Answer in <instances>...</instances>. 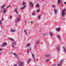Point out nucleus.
I'll use <instances>...</instances> for the list:
<instances>
[{
    "instance_id": "de8ad7c7",
    "label": "nucleus",
    "mask_w": 66,
    "mask_h": 66,
    "mask_svg": "<svg viewBox=\"0 0 66 66\" xmlns=\"http://www.w3.org/2000/svg\"><path fill=\"white\" fill-rule=\"evenodd\" d=\"M33 23V21H31V23Z\"/></svg>"
},
{
    "instance_id": "c85d7f7f",
    "label": "nucleus",
    "mask_w": 66,
    "mask_h": 66,
    "mask_svg": "<svg viewBox=\"0 0 66 66\" xmlns=\"http://www.w3.org/2000/svg\"><path fill=\"white\" fill-rule=\"evenodd\" d=\"M50 35L51 36H53V34L52 32H50Z\"/></svg>"
},
{
    "instance_id": "49530a36",
    "label": "nucleus",
    "mask_w": 66,
    "mask_h": 66,
    "mask_svg": "<svg viewBox=\"0 0 66 66\" xmlns=\"http://www.w3.org/2000/svg\"><path fill=\"white\" fill-rule=\"evenodd\" d=\"M11 6H10V5H9L8 6V7H10Z\"/></svg>"
},
{
    "instance_id": "ddd939ff",
    "label": "nucleus",
    "mask_w": 66,
    "mask_h": 66,
    "mask_svg": "<svg viewBox=\"0 0 66 66\" xmlns=\"http://www.w3.org/2000/svg\"><path fill=\"white\" fill-rule=\"evenodd\" d=\"M19 66H23V63L22 62H21L20 63V64L19 65Z\"/></svg>"
},
{
    "instance_id": "473e14b6",
    "label": "nucleus",
    "mask_w": 66,
    "mask_h": 66,
    "mask_svg": "<svg viewBox=\"0 0 66 66\" xmlns=\"http://www.w3.org/2000/svg\"><path fill=\"white\" fill-rule=\"evenodd\" d=\"M36 7H39V4H37V5H36Z\"/></svg>"
},
{
    "instance_id": "3c124183",
    "label": "nucleus",
    "mask_w": 66,
    "mask_h": 66,
    "mask_svg": "<svg viewBox=\"0 0 66 66\" xmlns=\"http://www.w3.org/2000/svg\"><path fill=\"white\" fill-rule=\"evenodd\" d=\"M35 47H36V46H35Z\"/></svg>"
},
{
    "instance_id": "aec40b11",
    "label": "nucleus",
    "mask_w": 66,
    "mask_h": 66,
    "mask_svg": "<svg viewBox=\"0 0 66 66\" xmlns=\"http://www.w3.org/2000/svg\"><path fill=\"white\" fill-rule=\"evenodd\" d=\"M31 59H29L28 60L27 63L28 64H29L30 63V62H31Z\"/></svg>"
},
{
    "instance_id": "7ed1b4c3",
    "label": "nucleus",
    "mask_w": 66,
    "mask_h": 66,
    "mask_svg": "<svg viewBox=\"0 0 66 66\" xmlns=\"http://www.w3.org/2000/svg\"><path fill=\"white\" fill-rule=\"evenodd\" d=\"M29 4L31 7V8H32V7H33L34 6L33 3L31 2H29Z\"/></svg>"
},
{
    "instance_id": "2eb2a0df",
    "label": "nucleus",
    "mask_w": 66,
    "mask_h": 66,
    "mask_svg": "<svg viewBox=\"0 0 66 66\" xmlns=\"http://www.w3.org/2000/svg\"><path fill=\"white\" fill-rule=\"evenodd\" d=\"M11 32H16V30H13V29H11Z\"/></svg>"
},
{
    "instance_id": "b1692460",
    "label": "nucleus",
    "mask_w": 66,
    "mask_h": 66,
    "mask_svg": "<svg viewBox=\"0 0 66 66\" xmlns=\"http://www.w3.org/2000/svg\"><path fill=\"white\" fill-rule=\"evenodd\" d=\"M50 59H47L46 60V62H49V61H50Z\"/></svg>"
},
{
    "instance_id": "a18cd8bd",
    "label": "nucleus",
    "mask_w": 66,
    "mask_h": 66,
    "mask_svg": "<svg viewBox=\"0 0 66 66\" xmlns=\"http://www.w3.org/2000/svg\"><path fill=\"white\" fill-rule=\"evenodd\" d=\"M8 8H9V7L8 6H7V8L8 9Z\"/></svg>"
},
{
    "instance_id": "72a5a7b5",
    "label": "nucleus",
    "mask_w": 66,
    "mask_h": 66,
    "mask_svg": "<svg viewBox=\"0 0 66 66\" xmlns=\"http://www.w3.org/2000/svg\"><path fill=\"white\" fill-rule=\"evenodd\" d=\"M4 13H6V10L5 9H4L3 11Z\"/></svg>"
},
{
    "instance_id": "9d476101",
    "label": "nucleus",
    "mask_w": 66,
    "mask_h": 66,
    "mask_svg": "<svg viewBox=\"0 0 66 66\" xmlns=\"http://www.w3.org/2000/svg\"><path fill=\"white\" fill-rule=\"evenodd\" d=\"M56 30L57 31H60L61 30V28L60 27L58 28H57L56 29Z\"/></svg>"
},
{
    "instance_id": "dca6fc26",
    "label": "nucleus",
    "mask_w": 66,
    "mask_h": 66,
    "mask_svg": "<svg viewBox=\"0 0 66 66\" xmlns=\"http://www.w3.org/2000/svg\"><path fill=\"white\" fill-rule=\"evenodd\" d=\"M6 5V4H5L4 5H2L1 6V8H2V9H3L4 7Z\"/></svg>"
},
{
    "instance_id": "37998d69",
    "label": "nucleus",
    "mask_w": 66,
    "mask_h": 66,
    "mask_svg": "<svg viewBox=\"0 0 66 66\" xmlns=\"http://www.w3.org/2000/svg\"><path fill=\"white\" fill-rule=\"evenodd\" d=\"M2 21H3V18H2V20H1Z\"/></svg>"
},
{
    "instance_id": "9b49d317",
    "label": "nucleus",
    "mask_w": 66,
    "mask_h": 66,
    "mask_svg": "<svg viewBox=\"0 0 66 66\" xmlns=\"http://www.w3.org/2000/svg\"><path fill=\"white\" fill-rule=\"evenodd\" d=\"M26 5H24L23 7H22L21 8V10H23V9H24L25 8V7H26Z\"/></svg>"
},
{
    "instance_id": "cd10ccee",
    "label": "nucleus",
    "mask_w": 66,
    "mask_h": 66,
    "mask_svg": "<svg viewBox=\"0 0 66 66\" xmlns=\"http://www.w3.org/2000/svg\"><path fill=\"white\" fill-rule=\"evenodd\" d=\"M47 35V34H44L43 35V36H46V35Z\"/></svg>"
},
{
    "instance_id": "bb28decb",
    "label": "nucleus",
    "mask_w": 66,
    "mask_h": 66,
    "mask_svg": "<svg viewBox=\"0 0 66 66\" xmlns=\"http://www.w3.org/2000/svg\"><path fill=\"white\" fill-rule=\"evenodd\" d=\"M26 30H24V32H25V33L26 34V35L27 36L28 34H27V32H26Z\"/></svg>"
},
{
    "instance_id": "f704fd0d",
    "label": "nucleus",
    "mask_w": 66,
    "mask_h": 66,
    "mask_svg": "<svg viewBox=\"0 0 66 66\" xmlns=\"http://www.w3.org/2000/svg\"><path fill=\"white\" fill-rule=\"evenodd\" d=\"M61 7H63L64 6V4L63 3L61 4Z\"/></svg>"
},
{
    "instance_id": "39448f33",
    "label": "nucleus",
    "mask_w": 66,
    "mask_h": 66,
    "mask_svg": "<svg viewBox=\"0 0 66 66\" xmlns=\"http://www.w3.org/2000/svg\"><path fill=\"white\" fill-rule=\"evenodd\" d=\"M20 21V18H16L15 21V22L16 23Z\"/></svg>"
},
{
    "instance_id": "2f4dec72",
    "label": "nucleus",
    "mask_w": 66,
    "mask_h": 66,
    "mask_svg": "<svg viewBox=\"0 0 66 66\" xmlns=\"http://www.w3.org/2000/svg\"><path fill=\"white\" fill-rule=\"evenodd\" d=\"M2 21L1 20H0V25H2Z\"/></svg>"
},
{
    "instance_id": "864d4df0",
    "label": "nucleus",
    "mask_w": 66,
    "mask_h": 66,
    "mask_svg": "<svg viewBox=\"0 0 66 66\" xmlns=\"http://www.w3.org/2000/svg\"><path fill=\"white\" fill-rule=\"evenodd\" d=\"M29 23H30V22H29Z\"/></svg>"
},
{
    "instance_id": "c03bdc74",
    "label": "nucleus",
    "mask_w": 66,
    "mask_h": 66,
    "mask_svg": "<svg viewBox=\"0 0 66 66\" xmlns=\"http://www.w3.org/2000/svg\"><path fill=\"white\" fill-rule=\"evenodd\" d=\"M64 4H66V2H65L64 3Z\"/></svg>"
},
{
    "instance_id": "6e6552de",
    "label": "nucleus",
    "mask_w": 66,
    "mask_h": 66,
    "mask_svg": "<svg viewBox=\"0 0 66 66\" xmlns=\"http://www.w3.org/2000/svg\"><path fill=\"white\" fill-rule=\"evenodd\" d=\"M13 55H14V56L15 58H17V57H18V56H17V55L15 53H13Z\"/></svg>"
},
{
    "instance_id": "e433bc0d",
    "label": "nucleus",
    "mask_w": 66,
    "mask_h": 66,
    "mask_svg": "<svg viewBox=\"0 0 66 66\" xmlns=\"http://www.w3.org/2000/svg\"><path fill=\"white\" fill-rule=\"evenodd\" d=\"M32 15L33 16H34V15H35V14L34 13H32Z\"/></svg>"
},
{
    "instance_id": "603ef678",
    "label": "nucleus",
    "mask_w": 66,
    "mask_h": 66,
    "mask_svg": "<svg viewBox=\"0 0 66 66\" xmlns=\"http://www.w3.org/2000/svg\"><path fill=\"white\" fill-rule=\"evenodd\" d=\"M20 16L19 15V17H20Z\"/></svg>"
},
{
    "instance_id": "4be33fe9",
    "label": "nucleus",
    "mask_w": 66,
    "mask_h": 66,
    "mask_svg": "<svg viewBox=\"0 0 66 66\" xmlns=\"http://www.w3.org/2000/svg\"><path fill=\"white\" fill-rule=\"evenodd\" d=\"M61 0H58V2L57 3V4H59L60 3H61Z\"/></svg>"
},
{
    "instance_id": "5701e85b",
    "label": "nucleus",
    "mask_w": 66,
    "mask_h": 66,
    "mask_svg": "<svg viewBox=\"0 0 66 66\" xmlns=\"http://www.w3.org/2000/svg\"><path fill=\"white\" fill-rule=\"evenodd\" d=\"M39 41L38 40V41H37L36 42V44L37 45H38V44H39Z\"/></svg>"
},
{
    "instance_id": "6ab92c4d",
    "label": "nucleus",
    "mask_w": 66,
    "mask_h": 66,
    "mask_svg": "<svg viewBox=\"0 0 66 66\" xmlns=\"http://www.w3.org/2000/svg\"><path fill=\"white\" fill-rule=\"evenodd\" d=\"M60 48V46H59L58 47V48H57V51H59V50Z\"/></svg>"
},
{
    "instance_id": "1a4fd4ad",
    "label": "nucleus",
    "mask_w": 66,
    "mask_h": 66,
    "mask_svg": "<svg viewBox=\"0 0 66 66\" xmlns=\"http://www.w3.org/2000/svg\"><path fill=\"white\" fill-rule=\"evenodd\" d=\"M29 51H31V48H30L29 49H28L27 50V53H29Z\"/></svg>"
},
{
    "instance_id": "c9c22d12",
    "label": "nucleus",
    "mask_w": 66,
    "mask_h": 66,
    "mask_svg": "<svg viewBox=\"0 0 66 66\" xmlns=\"http://www.w3.org/2000/svg\"><path fill=\"white\" fill-rule=\"evenodd\" d=\"M26 4V3H24V2H23V4H22V5H25Z\"/></svg>"
},
{
    "instance_id": "4c0bfd02",
    "label": "nucleus",
    "mask_w": 66,
    "mask_h": 66,
    "mask_svg": "<svg viewBox=\"0 0 66 66\" xmlns=\"http://www.w3.org/2000/svg\"><path fill=\"white\" fill-rule=\"evenodd\" d=\"M52 66H55V64H54Z\"/></svg>"
},
{
    "instance_id": "0eeeda50",
    "label": "nucleus",
    "mask_w": 66,
    "mask_h": 66,
    "mask_svg": "<svg viewBox=\"0 0 66 66\" xmlns=\"http://www.w3.org/2000/svg\"><path fill=\"white\" fill-rule=\"evenodd\" d=\"M31 53L32 54V58L35 61V62H36V61L35 60V58L34 57V54H33V53Z\"/></svg>"
},
{
    "instance_id": "a19ab883",
    "label": "nucleus",
    "mask_w": 66,
    "mask_h": 66,
    "mask_svg": "<svg viewBox=\"0 0 66 66\" xmlns=\"http://www.w3.org/2000/svg\"><path fill=\"white\" fill-rule=\"evenodd\" d=\"M10 18H12V16H10Z\"/></svg>"
},
{
    "instance_id": "f3484780",
    "label": "nucleus",
    "mask_w": 66,
    "mask_h": 66,
    "mask_svg": "<svg viewBox=\"0 0 66 66\" xmlns=\"http://www.w3.org/2000/svg\"><path fill=\"white\" fill-rule=\"evenodd\" d=\"M45 57H49L50 56V55H45Z\"/></svg>"
},
{
    "instance_id": "09e8293b",
    "label": "nucleus",
    "mask_w": 66,
    "mask_h": 66,
    "mask_svg": "<svg viewBox=\"0 0 66 66\" xmlns=\"http://www.w3.org/2000/svg\"><path fill=\"white\" fill-rule=\"evenodd\" d=\"M1 28H2V26H1Z\"/></svg>"
},
{
    "instance_id": "412c9836",
    "label": "nucleus",
    "mask_w": 66,
    "mask_h": 66,
    "mask_svg": "<svg viewBox=\"0 0 66 66\" xmlns=\"http://www.w3.org/2000/svg\"><path fill=\"white\" fill-rule=\"evenodd\" d=\"M54 13H57V11L56 9H55L54 10Z\"/></svg>"
},
{
    "instance_id": "4468645a",
    "label": "nucleus",
    "mask_w": 66,
    "mask_h": 66,
    "mask_svg": "<svg viewBox=\"0 0 66 66\" xmlns=\"http://www.w3.org/2000/svg\"><path fill=\"white\" fill-rule=\"evenodd\" d=\"M57 36V37L58 38V39H59V40H60V39H61L60 36L58 35Z\"/></svg>"
},
{
    "instance_id": "7c9ffc66",
    "label": "nucleus",
    "mask_w": 66,
    "mask_h": 66,
    "mask_svg": "<svg viewBox=\"0 0 66 66\" xmlns=\"http://www.w3.org/2000/svg\"><path fill=\"white\" fill-rule=\"evenodd\" d=\"M56 7V6L55 5H53L52 6V7H53V8H54V7Z\"/></svg>"
},
{
    "instance_id": "f03ea898",
    "label": "nucleus",
    "mask_w": 66,
    "mask_h": 66,
    "mask_svg": "<svg viewBox=\"0 0 66 66\" xmlns=\"http://www.w3.org/2000/svg\"><path fill=\"white\" fill-rule=\"evenodd\" d=\"M16 45V42L15 41H14L12 43L11 46L12 48L14 47V45Z\"/></svg>"
},
{
    "instance_id": "f8f14e48",
    "label": "nucleus",
    "mask_w": 66,
    "mask_h": 66,
    "mask_svg": "<svg viewBox=\"0 0 66 66\" xmlns=\"http://www.w3.org/2000/svg\"><path fill=\"white\" fill-rule=\"evenodd\" d=\"M31 45V44L30 43H28L26 45V47H30V45Z\"/></svg>"
},
{
    "instance_id": "20e7f679",
    "label": "nucleus",
    "mask_w": 66,
    "mask_h": 66,
    "mask_svg": "<svg viewBox=\"0 0 66 66\" xmlns=\"http://www.w3.org/2000/svg\"><path fill=\"white\" fill-rule=\"evenodd\" d=\"M63 60H62L59 62V64H58V66H60L62 63H63Z\"/></svg>"
},
{
    "instance_id": "c756f323",
    "label": "nucleus",
    "mask_w": 66,
    "mask_h": 66,
    "mask_svg": "<svg viewBox=\"0 0 66 66\" xmlns=\"http://www.w3.org/2000/svg\"><path fill=\"white\" fill-rule=\"evenodd\" d=\"M9 39H10L12 42H13V41H14V40L12 38H9Z\"/></svg>"
},
{
    "instance_id": "f257e3e1",
    "label": "nucleus",
    "mask_w": 66,
    "mask_h": 66,
    "mask_svg": "<svg viewBox=\"0 0 66 66\" xmlns=\"http://www.w3.org/2000/svg\"><path fill=\"white\" fill-rule=\"evenodd\" d=\"M65 11H66V8L62 10V16L63 17L64 15L66 14V13H65Z\"/></svg>"
},
{
    "instance_id": "79ce46f5",
    "label": "nucleus",
    "mask_w": 66,
    "mask_h": 66,
    "mask_svg": "<svg viewBox=\"0 0 66 66\" xmlns=\"http://www.w3.org/2000/svg\"><path fill=\"white\" fill-rule=\"evenodd\" d=\"M2 50L1 49H0V52L1 51H2Z\"/></svg>"
},
{
    "instance_id": "ea45409f",
    "label": "nucleus",
    "mask_w": 66,
    "mask_h": 66,
    "mask_svg": "<svg viewBox=\"0 0 66 66\" xmlns=\"http://www.w3.org/2000/svg\"><path fill=\"white\" fill-rule=\"evenodd\" d=\"M13 66H17V65H16V64H15L13 65Z\"/></svg>"
},
{
    "instance_id": "423d86ee",
    "label": "nucleus",
    "mask_w": 66,
    "mask_h": 66,
    "mask_svg": "<svg viewBox=\"0 0 66 66\" xmlns=\"http://www.w3.org/2000/svg\"><path fill=\"white\" fill-rule=\"evenodd\" d=\"M7 45V44H6V43L5 42L4 43L3 45H2V47H5V46H6Z\"/></svg>"
},
{
    "instance_id": "8fccbe9b",
    "label": "nucleus",
    "mask_w": 66,
    "mask_h": 66,
    "mask_svg": "<svg viewBox=\"0 0 66 66\" xmlns=\"http://www.w3.org/2000/svg\"><path fill=\"white\" fill-rule=\"evenodd\" d=\"M1 53H0V55H1Z\"/></svg>"
},
{
    "instance_id": "393cba45",
    "label": "nucleus",
    "mask_w": 66,
    "mask_h": 66,
    "mask_svg": "<svg viewBox=\"0 0 66 66\" xmlns=\"http://www.w3.org/2000/svg\"><path fill=\"white\" fill-rule=\"evenodd\" d=\"M15 12H16V13L17 14H18V12H17V8L15 9Z\"/></svg>"
},
{
    "instance_id": "a211bd4d",
    "label": "nucleus",
    "mask_w": 66,
    "mask_h": 66,
    "mask_svg": "<svg viewBox=\"0 0 66 66\" xmlns=\"http://www.w3.org/2000/svg\"><path fill=\"white\" fill-rule=\"evenodd\" d=\"M63 49L64 52H65V53L66 54V48H65L64 47H63Z\"/></svg>"
},
{
    "instance_id": "a878e982",
    "label": "nucleus",
    "mask_w": 66,
    "mask_h": 66,
    "mask_svg": "<svg viewBox=\"0 0 66 66\" xmlns=\"http://www.w3.org/2000/svg\"><path fill=\"white\" fill-rule=\"evenodd\" d=\"M40 17H41V15H39L38 18V19H40Z\"/></svg>"
},
{
    "instance_id": "58836bf2",
    "label": "nucleus",
    "mask_w": 66,
    "mask_h": 66,
    "mask_svg": "<svg viewBox=\"0 0 66 66\" xmlns=\"http://www.w3.org/2000/svg\"><path fill=\"white\" fill-rule=\"evenodd\" d=\"M39 12V10H38L37 11V12Z\"/></svg>"
}]
</instances>
